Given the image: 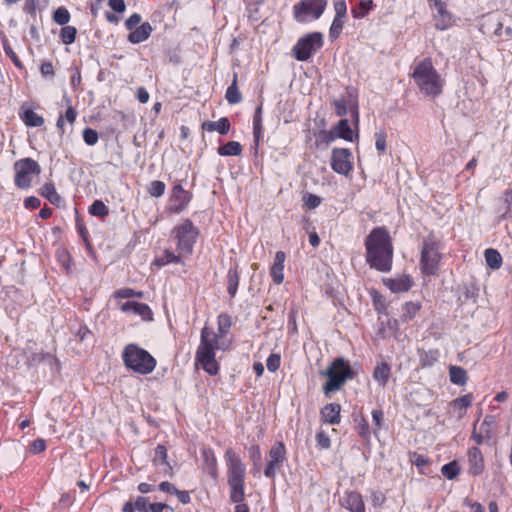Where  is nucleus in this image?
Segmentation results:
<instances>
[{"label": "nucleus", "mask_w": 512, "mask_h": 512, "mask_svg": "<svg viewBox=\"0 0 512 512\" xmlns=\"http://www.w3.org/2000/svg\"><path fill=\"white\" fill-rule=\"evenodd\" d=\"M218 333L208 327L201 330L200 344L197 348L195 359L203 370L209 375L219 372V364L215 358V350L220 349L219 338L224 337L232 326V318L226 313L218 316Z\"/></svg>", "instance_id": "1"}, {"label": "nucleus", "mask_w": 512, "mask_h": 512, "mask_svg": "<svg viewBox=\"0 0 512 512\" xmlns=\"http://www.w3.org/2000/svg\"><path fill=\"white\" fill-rule=\"evenodd\" d=\"M366 262L379 272L392 269L393 244L392 238L385 227L373 228L365 239Z\"/></svg>", "instance_id": "2"}, {"label": "nucleus", "mask_w": 512, "mask_h": 512, "mask_svg": "<svg viewBox=\"0 0 512 512\" xmlns=\"http://www.w3.org/2000/svg\"><path fill=\"white\" fill-rule=\"evenodd\" d=\"M412 78L420 92L427 97L436 98L443 91L445 81L430 58H425L414 67Z\"/></svg>", "instance_id": "3"}, {"label": "nucleus", "mask_w": 512, "mask_h": 512, "mask_svg": "<svg viewBox=\"0 0 512 512\" xmlns=\"http://www.w3.org/2000/svg\"><path fill=\"white\" fill-rule=\"evenodd\" d=\"M225 460L227 465V482L230 487V500L232 502H242L245 498V465L231 448L226 450Z\"/></svg>", "instance_id": "4"}, {"label": "nucleus", "mask_w": 512, "mask_h": 512, "mask_svg": "<svg viewBox=\"0 0 512 512\" xmlns=\"http://www.w3.org/2000/svg\"><path fill=\"white\" fill-rule=\"evenodd\" d=\"M320 375L328 378L323 385V392L328 396L339 391L346 381L354 379L357 372L351 367L348 360L338 357L330 363L325 371H321Z\"/></svg>", "instance_id": "5"}, {"label": "nucleus", "mask_w": 512, "mask_h": 512, "mask_svg": "<svg viewBox=\"0 0 512 512\" xmlns=\"http://www.w3.org/2000/svg\"><path fill=\"white\" fill-rule=\"evenodd\" d=\"M122 358L128 369L141 375L151 373L156 367L155 358L136 344H128L124 348Z\"/></svg>", "instance_id": "6"}, {"label": "nucleus", "mask_w": 512, "mask_h": 512, "mask_svg": "<svg viewBox=\"0 0 512 512\" xmlns=\"http://www.w3.org/2000/svg\"><path fill=\"white\" fill-rule=\"evenodd\" d=\"M199 236V229L189 219L176 225L170 237L176 241V250L181 255H191Z\"/></svg>", "instance_id": "7"}, {"label": "nucleus", "mask_w": 512, "mask_h": 512, "mask_svg": "<svg viewBox=\"0 0 512 512\" xmlns=\"http://www.w3.org/2000/svg\"><path fill=\"white\" fill-rule=\"evenodd\" d=\"M324 44L323 34L311 32L298 39L292 48L293 56L298 61L309 60Z\"/></svg>", "instance_id": "8"}, {"label": "nucleus", "mask_w": 512, "mask_h": 512, "mask_svg": "<svg viewBox=\"0 0 512 512\" xmlns=\"http://www.w3.org/2000/svg\"><path fill=\"white\" fill-rule=\"evenodd\" d=\"M439 249V242L434 236L429 235L423 239L420 264L424 274L434 275L436 273L441 259Z\"/></svg>", "instance_id": "9"}, {"label": "nucleus", "mask_w": 512, "mask_h": 512, "mask_svg": "<svg viewBox=\"0 0 512 512\" xmlns=\"http://www.w3.org/2000/svg\"><path fill=\"white\" fill-rule=\"evenodd\" d=\"M327 6V0H301L293 7L294 18L299 23L319 19Z\"/></svg>", "instance_id": "10"}, {"label": "nucleus", "mask_w": 512, "mask_h": 512, "mask_svg": "<svg viewBox=\"0 0 512 512\" xmlns=\"http://www.w3.org/2000/svg\"><path fill=\"white\" fill-rule=\"evenodd\" d=\"M15 184L18 188L27 189L31 186L32 176L41 173L40 165L32 158H24L14 163Z\"/></svg>", "instance_id": "11"}, {"label": "nucleus", "mask_w": 512, "mask_h": 512, "mask_svg": "<svg viewBox=\"0 0 512 512\" xmlns=\"http://www.w3.org/2000/svg\"><path fill=\"white\" fill-rule=\"evenodd\" d=\"M285 459V446L282 442H277L269 451V461L264 470L265 477L273 479L276 476L277 471L280 470Z\"/></svg>", "instance_id": "12"}, {"label": "nucleus", "mask_w": 512, "mask_h": 512, "mask_svg": "<svg viewBox=\"0 0 512 512\" xmlns=\"http://www.w3.org/2000/svg\"><path fill=\"white\" fill-rule=\"evenodd\" d=\"M352 154L347 148H334L331 154V168L334 172L347 176L353 169Z\"/></svg>", "instance_id": "13"}, {"label": "nucleus", "mask_w": 512, "mask_h": 512, "mask_svg": "<svg viewBox=\"0 0 512 512\" xmlns=\"http://www.w3.org/2000/svg\"><path fill=\"white\" fill-rule=\"evenodd\" d=\"M190 201V192L185 190L181 184H177L172 189V193L168 204V210L171 213L178 214L186 209Z\"/></svg>", "instance_id": "14"}, {"label": "nucleus", "mask_w": 512, "mask_h": 512, "mask_svg": "<svg viewBox=\"0 0 512 512\" xmlns=\"http://www.w3.org/2000/svg\"><path fill=\"white\" fill-rule=\"evenodd\" d=\"M122 312L126 314L139 315L143 320H152V311L145 303L136 301H127L120 306Z\"/></svg>", "instance_id": "15"}, {"label": "nucleus", "mask_w": 512, "mask_h": 512, "mask_svg": "<svg viewBox=\"0 0 512 512\" xmlns=\"http://www.w3.org/2000/svg\"><path fill=\"white\" fill-rule=\"evenodd\" d=\"M436 9L435 15V28L437 30H446L452 25V14L447 11L446 3L443 1H438L434 4H431Z\"/></svg>", "instance_id": "16"}, {"label": "nucleus", "mask_w": 512, "mask_h": 512, "mask_svg": "<svg viewBox=\"0 0 512 512\" xmlns=\"http://www.w3.org/2000/svg\"><path fill=\"white\" fill-rule=\"evenodd\" d=\"M469 473L476 476L484 471V458L478 447H472L468 450Z\"/></svg>", "instance_id": "17"}, {"label": "nucleus", "mask_w": 512, "mask_h": 512, "mask_svg": "<svg viewBox=\"0 0 512 512\" xmlns=\"http://www.w3.org/2000/svg\"><path fill=\"white\" fill-rule=\"evenodd\" d=\"M286 255L283 251H278L275 254L273 265L270 269V276L273 282L277 285L284 281V263Z\"/></svg>", "instance_id": "18"}, {"label": "nucleus", "mask_w": 512, "mask_h": 512, "mask_svg": "<svg viewBox=\"0 0 512 512\" xmlns=\"http://www.w3.org/2000/svg\"><path fill=\"white\" fill-rule=\"evenodd\" d=\"M203 459V470L214 480L218 477L217 459L211 448H203L201 451Z\"/></svg>", "instance_id": "19"}, {"label": "nucleus", "mask_w": 512, "mask_h": 512, "mask_svg": "<svg viewBox=\"0 0 512 512\" xmlns=\"http://www.w3.org/2000/svg\"><path fill=\"white\" fill-rule=\"evenodd\" d=\"M385 285L394 293L407 292L413 286V279L409 275L398 278H389L384 281Z\"/></svg>", "instance_id": "20"}, {"label": "nucleus", "mask_w": 512, "mask_h": 512, "mask_svg": "<svg viewBox=\"0 0 512 512\" xmlns=\"http://www.w3.org/2000/svg\"><path fill=\"white\" fill-rule=\"evenodd\" d=\"M341 406L338 403H329L325 405L321 410V419L323 422L330 425H336L340 423Z\"/></svg>", "instance_id": "21"}, {"label": "nucleus", "mask_w": 512, "mask_h": 512, "mask_svg": "<svg viewBox=\"0 0 512 512\" xmlns=\"http://www.w3.org/2000/svg\"><path fill=\"white\" fill-rule=\"evenodd\" d=\"M152 31L153 28L151 24L149 22H144L130 31L128 35V41L132 44H139L144 42L150 37Z\"/></svg>", "instance_id": "22"}, {"label": "nucleus", "mask_w": 512, "mask_h": 512, "mask_svg": "<svg viewBox=\"0 0 512 512\" xmlns=\"http://www.w3.org/2000/svg\"><path fill=\"white\" fill-rule=\"evenodd\" d=\"M230 127V121L226 117L220 118L218 121H205L202 123V129L204 131H217L221 135H226L229 132Z\"/></svg>", "instance_id": "23"}, {"label": "nucleus", "mask_w": 512, "mask_h": 512, "mask_svg": "<svg viewBox=\"0 0 512 512\" xmlns=\"http://www.w3.org/2000/svg\"><path fill=\"white\" fill-rule=\"evenodd\" d=\"M391 375V366L387 362L378 363L373 371V379L379 386L385 387Z\"/></svg>", "instance_id": "24"}, {"label": "nucleus", "mask_w": 512, "mask_h": 512, "mask_svg": "<svg viewBox=\"0 0 512 512\" xmlns=\"http://www.w3.org/2000/svg\"><path fill=\"white\" fill-rule=\"evenodd\" d=\"M345 507L351 512H365L362 496L355 491L346 493Z\"/></svg>", "instance_id": "25"}, {"label": "nucleus", "mask_w": 512, "mask_h": 512, "mask_svg": "<svg viewBox=\"0 0 512 512\" xmlns=\"http://www.w3.org/2000/svg\"><path fill=\"white\" fill-rule=\"evenodd\" d=\"M137 507L139 512H163L169 509L165 503H150L149 499L144 496L137 497Z\"/></svg>", "instance_id": "26"}, {"label": "nucleus", "mask_w": 512, "mask_h": 512, "mask_svg": "<svg viewBox=\"0 0 512 512\" xmlns=\"http://www.w3.org/2000/svg\"><path fill=\"white\" fill-rule=\"evenodd\" d=\"M333 130L335 131L337 138H341L349 142L354 140V134L347 119H341L337 125L333 127Z\"/></svg>", "instance_id": "27"}, {"label": "nucleus", "mask_w": 512, "mask_h": 512, "mask_svg": "<svg viewBox=\"0 0 512 512\" xmlns=\"http://www.w3.org/2000/svg\"><path fill=\"white\" fill-rule=\"evenodd\" d=\"M170 263L182 264L183 263L182 255L180 253L175 254L174 252L166 249V250H164L163 255L157 257L154 260V262H153V264L158 266V267H163V266L168 265Z\"/></svg>", "instance_id": "28"}, {"label": "nucleus", "mask_w": 512, "mask_h": 512, "mask_svg": "<svg viewBox=\"0 0 512 512\" xmlns=\"http://www.w3.org/2000/svg\"><path fill=\"white\" fill-rule=\"evenodd\" d=\"M450 381L458 386H463L467 382V371L460 366H450L449 368Z\"/></svg>", "instance_id": "29"}, {"label": "nucleus", "mask_w": 512, "mask_h": 512, "mask_svg": "<svg viewBox=\"0 0 512 512\" xmlns=\"http://www.w3.org/2000/svg\"><path fill=\"white\" fill-rule=\"evenodd\" d=\"M373 0H362L356 7L351 9L352 17L355 19L364 18L374 8Z\"/></svg>", "instance_id": "30"}, {"label": "nucleus", "mask_w": 512, "mask_h": 512, "mask_svg": "<svg viewBox=\"0 0 512 512\" xmlns=\"http://www.w3.org/2000/svg\"><path fill=\"white\" fill-rule=\"evenodd\" d=\"M440 357V352L437 349H431L428 351H422L419 355V361L421 367H431L436 362H438Z\"/></svg>", "instance_id": "31"}, {"label": "nucleus", "mask_w": 512, "mask_h": 512, "mask_svg": "<svg viewBox=\"0 0 512 512\" xmlns=\"http://www.w3.org/2000/svg\"><path fill=\"white\" fill-rule=\"evenodd\" d=\"M217 152L220 156H238L242 153V146L237 141H229L218 147Z\"/></svg>", "instance_id": "32"}, {"label": "nucleus", "mask_w": 512, "mask_h": 512, "mask_svg": "<svg viewBox=\"0 0 512 512\" xmlns=\"http://www.w3.org/2000/svg\"><path fill=\"white\" fill-rule=\"evenodd\" d=\"M253 135L254 142L258 146L259 141L262 137V106L259 105L253 116Z\"/></svg>", "instance_id": "33"}, {"label": "nucleus", "mask_w": 512, "mask_h": 512, "mask_svg": "<svg viewBox=\"0 0 512 512\" xmlns=\"http://www.w3.org/2000/svg\"><path fill=\"white\" fill-rule=\"evenodd\" d=\"M239 279L240 277L237 268H230L227 273V291L232 298L235 297L237 293Z\"/></svg>", "instance_id": "34"}, {"label": "nucleus", "mask_w": 512, "mask_h": 512, "mask_svg": "<svg viewBox=\"0 0 512 512\" xmlns=\"http://www.w3.org/2000/svg\"><path fill=\"white\" fill-rule=\"evenodd\" d=\"M225 97L230 104H237L241 102L242 95L237 86V74H234L233 81L227 88Z\"/></svg>", "instance_id": "35"}, {"label": "nucleus", "mask_w": 512, "mask_h": 512, "mask_svg": "<svg viewBox=\"0 0 512 512\" xmlns=\"http://www.w3.org/2000/svg\"><path fill=\"white\" fill-rule=\"evenodd\" d=\"M485 260L491 269H498L502 264L501 254L492 248H489L485 251Z\"/></svg>", "instance_id": "36"}, {"label": "nucleus", "mask_w": 512, "mask_h": 512, "mask_svg": "<svg viewBox=\"0 0 512 512\" xmlns=\"http://www.w3.org/2000/svg\"><path fill=\"white\" fill-rule=\"evenodd\" d=\"M473 395L471 393L463 395L453 400L452 405L460 410L459 417L466 413V409L472 405Z\"/></svg>", "instance_id": "37"}, {"label": "nucleus", "mask_w": 512, "mask_h": 512, "mask_svg": "<svg viewBox=\"0 0 512 512\" xmlns=\"http://www.w3.org/2000/svg\"><path fill=\"white\" fill-rule=\"evenodd\" d=\"M23 121L29 127H40L44 123V119L33 110H27L24 112Z\"/></svg>", "instance_id": "38"}, {"label": "nucleus", "mask_w": 512, "mask_h": 512, "mask_svg": "<svg viewBox=\"0 0 512 512\" xmlns=\"http://www.w3.org/2000/svg\"><path fill=\"white\" fill-rule=\"evenodd\" d=\"M420 304L418 302H406L403 306V314L401 316L403 322L411 320L417 312L420 310Z\"/></svg>", "instance_id": "39"}, {"label": "nucleus", "mask_w": 512, "mask_h": 512, "mask_svg": "<svg viewBox=\"0 0 512 512\" xmlns=\"http://www.w3.org/2000/svg\"><path fill=\"white\" fill-rule=\"evenodd\" d=\"M496 418L493 415H486L480 429L482 433H484L486 438H491L493 436V429L496 427Z\"/></svg>", "instance_id": "40"}, {"label": "nucleus", "mask_w": 512, "mask_h": 512, "mask_svg": "<svg viewBox=\"0 0 512 512\" xmlns=\"http://www.w3.org/2000/svg\"><path fill=\"white\" fill-rule=\"evenodd\" d=\"M441 473L449 480L456 478L460 473V468L457 461H451L441 468Z\"/></svg>", "instance_id": "41"}, {"label": "nucleus", "mask_w": 512, "mask_h": 512, "mask_svg": "<svg viewBox=\"0 0 512 512\" xmlns=\"http://www.w3.org/2000/svg\"><path fill=\"white\" fill-rule=\"evenodd\" d=\"M77 29L74 26L65 25L60 31V39L64 44H72L75 42Z\"/></svg>", "instance_id": "42"}, {"label": "nucleus", "mask_w": 512, "mask_h": 512, "mask_svg": "<svg viewBox=\"0 0 512 512\" xmlns=\"http://www.w3.org/2000/svg\"><path fill=\"white\" fill-rule=\"evenodd\" d=\"M89 213L93 216L106 217L109 214V208L101 200H95L89 208Z\"/></svg>", "instance_id": "43"}, {"label": "nucleus", "mask_w": 512, "mask_h": 512, "mask_svg": "<svg viewBox=\"0 0 512 512\" xmlns=\"http://www.w3.org/2000/svg\"><path fill=\"white\" fill-rule=\"evenodd\" d=\"M153 462L156 466L165 465L170 468L167 462V449L164 445H158L155 448Z\"/></svg>", "instance_id": "44"}, {"label": "nucleus", "mask_w": 512, "mask_h": 512, "mask_svg": "<svg viewBox=\"0 0 512 512\" xmlns=\"http://www.w3.org/2000/svg\"><path fill=\"white\" fill-rule=\"evenodd\" d=\"M53 20L58 25L65 26L70 21V13L67 8H57L53 13Z\"/></svg>", "instance_id": "45"}, {"label": "nucleus", "mask_w": 512, "mask_h": 512, "mask_svg": "<svg viewBox=\"0 0 512 512\" xmlns=\"http://www.w3.org/2000/svg\"><path fill=\"white\" fill-rule=\"evenodd\" d=\"M42 195L46 197L52 204L60 201V196L52 183H45L42 187Z\"/></svg>", "instance_id": "46"}, {"label": "nucleus", "mask_w": 512, "mask_h": 512, "mask_svg": "<svg viewBox=\"0 0 512 512\" xmlns=\"http://www.w3.org/2000/svg\"><path fill=\"white\" fill-rule=\"evenodd\" d=\"M343 26H344V18L334 17L333 22L329 29V37L332 41L336 40L340 36Z\"/></svg>", "instance_id": "47"}, {"label": "nucleus", "mask_w": 512, "mask_h": 512, "mask_svg": "<svg viewBox=\"0 0 512 512\" xmlns=\"http://www.w3.org/2000/svg\"><path fill=\"white\" fill-rule=\"evenodd\" d=\"M114 296H115V298H119V299L134 298V297L142 298L143 292L135 291L132 288H121L115 292Z\"/></svg>", "instance_id": "48"}, {"label": "nucleus", "mask_w": 512, "mask_h": 512, "mask_svg": "<svg viewBox=\"0 0 512 512\" xmlns=\"http://www.w3.org/2000/svg\"><path fill=\"white\" fill-rule=\"evenodd\" d=\"M337 139V136L335 135V131L333 128L329 131L327 130H320L317 134V141H319L321 144H324L325 146L330 145L333 141Z\"/></svg>", "instance_id": "49"}, {"label": "nucleus", "mask_w": 512, "mask_h": 512, "mask_svg": "<svg viewBox=\"0 0 512 512\" xmlns=\"http://www.w3.org/2000/svg\"><path fill=\"white\" fill-rule=\"evenodd\" d=\"M166 185L164 182L154 180L149 184L148 193L153 197H161L165 192Z\"/></svg>", "instance_id": "50"}, {"label": "nucleus", "mask_w": 512, "mask_h": 512, "mask_svg": "<svg viewBox=\"0 0 512 512\" xmlns=\"http://www.w3.org/2000/svg\"><path fill=\"white\" fill-rule=\"evenodd\" d=\"M504 202L506 204V211L500 215V220L510 219L512 220V190H508L504 193Z\"/></svg>", "instance_id": "51"}, {"label": "nucleus", "mask_w": 512, "mask_h": 512, "mask_svg": "<svg viewBox=\"0 0 512 512\" xmlns=\"http://www.w3.org/2000/svg\"><path fill=\"white\" fill-rule=\"evenodd\" d=\"M99 136L98 132L92 128H85L83 130V140L84 142L89 145L93 146L98 142Z\"/></svg>", "instance_id": "52"}, {"label": "nucleus", "mask_w": 512, "mask_h": 512, "mask_svg": "<svg viewBox=\"0 0 512 512\" xmlns=\"http://www.w3.org/2000/svg\"><path fill=\"white\" fill-rule=\"evenodd\" d=\"M3 49H4L5 54L12 60V62L14 63V65L16 67L23 68L22 62L20 61V59L18 58V56L13 51L12 47L10 46V44L7 41L3 42Z\"/></svg>", "instance_id": "53"}, {"label": "nucleus", "mask_w": 512, "mask_h": 512, "mask_svg": "<svg viewBox=\"0 0 512 512\" xmlns=\"http://www.w3.org/2000/svg\"><path fill=\"white\" fill-rule=\"evenodd\" d=\"M372 420L374 425V434H377V431L381 429L384 420L383 411L381 409H374L372 411Z\"/></svg>", "instance_id": "54"}, {"label": "nucleus", "mask_w": 512, "mask_h": 512, "mask_svg": "<svg viewBox=\"0 0 512 512\" xmlns=\"http://www.w3.org/2000/svg\"><path fill=\"white\" fill-rule=\"evenodd\" d=\"M375 146L376 149L380 152H385L386 150V132L384 130H380L375 133Z\"/></svg>", "instance_id": "55"}, {"label": "nucleus", "mask_w": 512, "mask_h": 512, "mask_svg": "<svg viewBox=\"0 0 512 512\" xmlns=\"http://www.w3.org/2000/svg\"><path fill=\"white\" fill-rule=\"evenodd\" d=\"M280 361H281V358H280V355L278 354H271L267 360H266V366H267V369L270 371V372H275L276 370H278L279 366H280Z\"/></svg>", "instance_id": "56"}, {"label": "nucleus", "mask_w": 512, "mask_h": 512, "mask_svg": "<svg viewBox=\"0 0 512 512\" xmlns=\"http://www.w3.org/2000/svg\"><path fill=\"white\" fill-rule=\"evenodd\" d=\"M335 17L345 18L347 13V5L345 0L334 1Z\"/></svg>", "instance_id": "57"}, {"label": "nucleus", "mask_w": 512, "mask_h": 512, "mask_svg": "<svg viewBox=\"0 0 512 512\" xmlns=\"http://www.w3.org/2000/svg\"><path fill=\"white\" fill-rule=\"evenodd\" d=\"M357 431H358V434L363 438V439H368L370 437V429H369V424L368 422L366 421V419L364 418H361L357 424Z\"/></svg>", "instance_id": "58"}, {"label": "nucleus", "mask_w": 512, "mask_h": 512, "mask_svg": "<svg viewBox=\"0 0 512 512\" xmlns=\"http://www.w3.org/2000/svg\"><path fill=\"white\" fill-rule=\"evenodd\" d=\"M64 100L67 104V110L65 112V119L69 122V123H74V121L76 120V117H77V112L76 110L72 107L71 105V100L70 98H68L67 96H64Z\"/></svg>", "instance_id": "59"}, {"label": "nucleus", "mask_w": 512, "mask_h": 512, "mask_svg": "<svg viewBox=\"0 0 512 512\" xmlns=\"http://www.w3.org/2000/svg\"><path fill=\"white\" fill-rule=\"evenodd\" d=\"M316 441L321 448L328 449L331 446L330 438L324 431L316 434Z\"/></svg>", "instance_id": "60"}, {"label": "nucleus", "mask_w": 512, "mask_h": 512, "mask_svg": "<svg viewBox=\"0 0 512 512\" xmlns=\"http://www.w3.org/2000/svg\"><path fill=\"white\" fill-rule=\"evenodd\" d=\"M141 15L138 13L132 14L126 21L125 26L127 30L132 31L134 28L138 27L141 22Z\"/></svg>", "instance_id": "61"}, {"label": "nucleus", "mask_w": 512, "mask_h": 512, "mask_svg": "<svg viewBox=\"0 0 512 512\" xmlns=\"http://www.w3.org/2000/svg\"><path fill=\"white\" fill-rule=\"evenodd\" d=\"M334 106H335V113L338 115V116H344L347 114V104H346V101L344 98H341V99H336L334 101Z\"/></svg>", "instance_id": "62"}, {"label": "nucleus", "mask_w": 512, "mask_h": 512, "mask_svg": "<svg viewBox=\"0 0 512 512\" xmlns=\"http://www.w3.org/2000/svg\"><path fill=\"white\" fill-rule=\"evenodd\" d=\"M321 198L314 194H308L305 198V206L309 209H314L321 204Z\"/></svg>", "instance_id": "63"}, {"label": "nucleus", "mask_w": 512, "mask_h": 512, "mask_svg": "<svg viewBox=\"0 0 512 512\" xmlns=\"http://www.w3.org/2000/svg\"><path fill=\"white\" fill-rule=\"evenodd\" d=\"M249 456L250 459L253 462V466H257L258 464H261V452L259 446H252L249 449Z\"/></svg>", "instance_id": "64"}]
</instances>
